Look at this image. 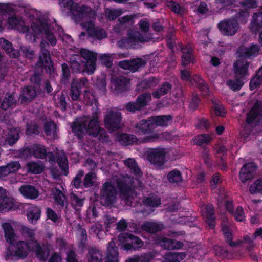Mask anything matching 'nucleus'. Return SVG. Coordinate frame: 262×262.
Listing matches in <instances>:
<instances>
[{"mask_svg":"<svg viewBox=\"0 0 262 262\" xmlns=\"http://www.w3.org/2000/svg\"><path fill=\"white\" fill-rule=\"evenodd\" d=\"M249 64V62L243 58L235 61L233 63V70L235 77L245 79L248 74Z\"/></svg>","mask_w":262,"mask_h":262,"instance_id":"16","label":"nucleus"},{"mask_svg":"<svg viewBox=\"0 0 262 262\" xmlns=\"http://www.w3.org/2000/svg\"><path fill=\"white\" fill-rule=\"evenodd\" d=\"M32 156L43 160L47 157V151L45 145L39 144H33L31 146Z\"/></svg>","mask_w":262,"mask_h":262,"instance_id":"29","label":"nucleus"},{"mask_svg":"<svg viewBox=\"0 0 262 262\" xmlns=\"http://www.w3.org/2000/svg\"><path fill=\"white\" fill-rule=\"evenodd\" d=\"M151 118L154 125V128L157 126L167 127L173 120V116L170 115L155 116Z\"/></svg>","mask_w":262,"mask_h":262,"instance_id":"25","label":"nucleus"},{"mask_svg":"<svg viewBox=\"0 0 262 262\" xmlns=\"http://www.w3.org/2000/svg\"><path fill=\"white\" fill-rule=\"evenodd\" d=\"M16 103L15 99L12 94H9L5 97L1 103V108L3 110H7Z\"/></svg>","mask_w":262,"mask_h":262,"instance_id":"51","label":"nucleus"},{"mask_svg":"<svg viewBox=\"0 0 262 262\" xmlns=\"http://www.w3.org/2000/svg\"><path fill=\"white\" fill-rule=\"evenodd\" d=\"M15 248L13 255L20 259H24L28 256L29 252L25 242L20 241L17 242Z\"/></svg>","mask_w":262,"mask_h":262,"instance_id":"34","label":"nucleus"},{"mask_svg":"<svg viewBox=\"0 0 262 262\" xmlns=\"http://www.w3.org/2000/svg\"><path fill=\"white\" fill-rule=\"evenodd\" d=\"M80 53L84 59L82 63L84 64V69L88 75L94 73L96 68L97 55L96 53L86 49H81Z\"/></svg>","mask_w":262,"mask_h":262,"instance_id":"5","label":"nucleus"},{"mask_svg":"<svg viewBox=\"0 0 262 262\" xmlns=\"http://www.w3.org/2000/svg\"><path fill=\"white\" fill-rule=\"evenodd\" d=\"M118 248L115 242L112 241L108 244L105 262H118Z\"/></svg>","mask_w":262,"mask_h":262,"instance_id":"26","label":"nucleus"},{"mask_svg":"<svg viewBox=\"0 0 262 262\" xmlns=\"http://www.w3.org/2000/svg\"><path fill=\"white\" fill-rule=\"evenodd\" d=\"M85 27L89 36L94 39L101 40L107 36L105 32L103 29L95 27L94 24L91 21L88 22Z\"/></svg>","mask_w":262,"mask_h":262,"instance_id":"22","label":"nucleus"},{"mask_svg":"<svg viewBox=\"0 0 262 262\" xmlns=\"http://www.w3.org/2000/svg\"><path fill=\"white\" fill-rule=\"evenodd\" d=\"M172 89V84L168 82H165L160 85L156 91L152 92L154 98L159 99L162 96L167 94Z\"/></svg>","mask_w":262,"mask_h":262,"instance_id":"36","label":"nucleus"},{"mask_svg":"<svg viewBox=\"0 0 262 262\" xmlns=\"http://www.w3.org/2000/svg\"><path fill=\"white\" fill-rule=\"evenodd\" d=\"M257 166L254 162H249L244 164L239 173L240 180L243 183L252 179L256 173Z\"/></svg>","mask_w":262,"mask_h":262,"instance_id":"13","label":"nucleus"},{"mask_svg":"<svg viewBox=\"0 0 262 262\" xmlns=\"http://www.w3.org/2000/svg\"><path fill=\"white\" fill-rule=\"evenodd\" d=\"M100 114V110L96 107L92 114L91 119L88 123V129L99 125V115Z\"/></svg>","mask_w":262,"mask_h":262,"instance_id":"54","label":"nucleus"},{"mask_svg":"<svg viewBox=\"0 0 262 262\" xmlns=\"http://www.w3.org/2000/svg\"><path fill=\"white\" fill-rule=\"evenodd\" d=\"M182 64L183 66H186L193 62L194 56L192 48L184 47L182 49Z\"/></svg>","mask_w":262,"mask_h":262,"instance_id":"35","label":"nucleus"},{"mask_svg":"<svg viewBox=\"0 0 262 262\" xmlns=\"http://www.w3.org/2000/svg\"><path fill=\"white\" fill-rule=\"evenodd\" d=\"M260 115V105L258 101L252 106L249 112L246 114L245 128L249 127V130L252 131L259 123L258 119Z\"/></svg>","mask_w":262,"mask_h":262,"instance_id":"8","label":"nucleus"},{"mask_svg":"<svg viewBox=\"0 0 262 262\" xmlns=\"http://www.w3.org/2000/svg\"><path fill=\"white\" fill-rule=\"evenodd\" d=\"M36 96V91L34 87L28 85L24 87L19 98L21 102H30Z\"/></svg>","mask_w":262,"mask_h":262,"instance_id":"27","label":"nucleus"},{"mask_svg":"<svg viewBox=\"0 0 262 262\" xmlns=\"http://www.w3.org/2000/svg\"><path fill=\"white\" fill-rule=\"evenodd\" d=\"M243 80L244 79L243 78L235 77V79L227 80L226 84L232 91H238L241 90L244 84Z\"/></svg>","mask_w":262,"mask_h":262,"instance_id":"41","label":"nucleus"},{"mask_svg":"<svg viewBox=\"0 0 262 262\" xmlns=\"http://www.w3.org/2000/svg\"><path fill=\"white\" fill-rule=\"evenodd\" d=\"M19 138V131L16 128H13L9 132L6 141L9 145L12 146L17 142Z\"/></svg>","mask_w":262,"mask_h":262,"instance_id":"46","label":"nucleus"},{"mask_svg":"<svg viewBox=\"0 0 262 262\" xmlns=\"http://www.w3.org/2000/svg\"><path fill=\"white\" fill-rule=\"evenodd\" d=\"M71 68L74 73H86L84 69V64L82 63L81 64L78 61L74 60L71 61Z\"/></svg>","mask_w":262,"mask_h":262,"instance_id":"61","label":"nucleus"},{"mask_svg":"<svg viewBox=\"0 0 262 262\" xmlns=\"http://www.w3.org/2000/svg\"><path fill=\"white\" fill-rule=\"evenodd\" d=\"M56 129L57 125L54 121H47L43 124L44 132L47 136H50L52 131L56 132Z\"/></svg>","mask_w":262,"mask_h":262,"instance_id":"57","label":"nucleus"},{"mask_svg":"<svg viewBox=\"0 0 262 262\" xmlns=\"http://www.w3.org/2000/svg\"><path fill=\"white\" fill-rule=\"evenodd\" d=\"M40 134V127L36 123H31L26 125V134L27 136H37Z\"/></svg>","mask_w":262,"mask_h":262,"instance_id":"53","label":"nucleus"},{"mask_svg":"<svg viewBox=\"0 0 262 262\" xmlns=\"http://www.w3.org/2000/svg\"><path fill=\"white\" fill-rule=\"evenodd\" d=\"M96 179L97 175L95 172L91 171L87 173L84 176L83 180V189L93 186L95 184Z\"/></svg>","mask_w":262,"mask_h":262,"instance_id":"42","label":"nucleus"},{"mask_svg":"<svg viewBox=\"0 0 262 262\" xmlns=\"http://www.w3.org/2000/svg\"><path fill=\"white\" fill-rule=\"evenodd\" d=\"M237 241H242V244L245 243L247 244V245L245 247V249L248 252H250L253 248L255 247V244L253 239L248 235H244L242 239H238Z\"/></svg>","mask_w":262,"mask_h":262,"instance_id":"60","label":"nucleus"},{"mask_svg":"<svg viewBox=\"0 0 262 262\" xmlns=\"http://www.w3.org/2000/svg\"><path fill=\"white\" fill-rule=\"evenodd\" d=\"M143 203L146 206L157 207L161 204V200L157 196L152 195L144 199Z\"/></svg>","mask_w":262,"mask_h":262,"instance_id":"52","label":"nucleus"},{"mask_svg":"<svg viewBox=\"0 0 262 262\" xmlns=\"http://www.w3.org/2000/svg\"><path fill=\"white\" fill-rule=\"evenodd\" d=\"M165 156L164 148H155L148 152L147 159L151 164L160 168L165 163Z\"/></svg>","mask_w":262,"mask_h":262,"instance_id":"11","label":"nucleus"},{"mask_svg":"<svg viewBox=\"0 0 262 262\" xmlns=\"http://www.w3.org/2000/svg\"><path fill=\"white\" fill-rule=\"evenodd\" d=\"M155 129L151 118L140 120L136 126V132L139 135L151 133Z\"/></svg>","mask_w":262,"mask_h":262,"instance_id":"20","label":"nucleus"},{"mask_svg":"<svg viewBox=\"0 0 262 262\" xmlns=\"http://www.w3.org/2000/svg\"><path fill=\"white\" fill-rule=\"evenodd\" d=\"M32 27L37 29L39 33L45 34L46 39L52 46H55L56 45V38L51 30L50 25L47 20L41 21L39 25L35 26L34 24Z\"/></svg>","mask_w":262,"mask_h":262,"instance_id":"12","label":"nucleus"},{"mask_svg":"<svg viewBox=\"0 0 262 262\" xmlns=\"http://www.w3.org/2000/svg\"><path fill=\"white\" fill-rule=\"evenodd\" d=\"M231 215L234 216L235 220L237 222H242L245 220L244 209L241 206H238L234 213Z\"/></svg>","mask_w":262,"mask_h":262,"instance_id":"62","label":"nucleus"},{"mask_svg":"<svg viewBox=\"0 0 262 262\" xmlns=\"http://www.w3.org/2000/svg\"><path fill=\"white\" fill-rule=\"evenodd\" d=\"M27 166L28 171L33 174H40L44 170L43 165L33 161L29 162Z\"/></svg>","mask_w":262,"mask_h":262,"instance_id":"49","label":"nucleus"},{"mask_svg":"<svg viewBox=\"0 0 262 262\" xmlns=\"http://www.w3.org/2000/svg\"><path fill=\"white\" fill-rule=\"evenodd\" d=\"M2 227L6 242L10 245H14L15 234L11 225L9 223H5L3 224Z\"/></svg>","mask_w":262,"mask_h":262,"instance_id":"32","label":"nucleus"},{"mask_svg":"<svg viewBox=\"0 0 262 262\" xmlns=\"http://www.w3.org/2000/svg\"><path fill=\"white\" fill-rule=\"evenodd\" d=\"M211 140L210 136L206 134H202L195 137V142L199 146H201L203 144H208Z\"/></svg>","mask_w":262,"mask_h":262,"instance_id":"59","label":"nucleus"},{"mask_svg":"<svg viewBox=\"0 0 262 262\" xmlns=\"http://www.w3.org/2000/svg\"><path fill=\"white\" fill-rule=\"evenodd\" d=\"M61 6L69 10L72 14L73 19L78 22L82 20L83 18L88 17L91 14L92 11V9L90 7L85 5L79 6L73 0L66 2V4L61 5Z\"/></svg>","mask_w":262,"mask_h":262,"instance_id":"2","label":"nucleus"},{"mask_svg":"<svg viewBox=\"0 0 262 262\" xmlns=\"http://www.w3.org/2000/svg\"><path fill=\"white\" fill-rule=\"evenodd\" d=\"M20 193L25 199L34 200L39 196V192L36 188L30 185H23L19 188Z\"/></svg>","mask_w":262,"mask_h":262,"instance_id":"23","label":"nucleus"},{"mask_svg":"<svg viewBox=\"0 0 262 262\" xmlns=\"http://www.w3.org/2000/svg\"><path fill=\"white\" fill-rule=\"evenodd\" d=\"M166 4L172 12L177 14L181 13L182 7L180 0H166Z\"/></svg>","mask_w":262,"mask_h":262,"instance_id":"45","label":"nucleus"},{"mask_svg":"<svg viewBox=\"0 0 262 262\" xmlns=\"http://www.w3.org/2000/svg\"><path fill=\"white\" fill-rule=\"evenodd\" d=\"M41 214V208L40 206L32 205L26 210V216L29 223L35 224L37 221L40 219Z\"/></svg>","mask_w":262,"mask_h":262,"instance_id":"21","label":"nucleus"},{"mask_svg":"<svg viewBox=\"0 0 262 262\" xmlns=\"http://www.w3.org/2000/svg\"><path fill=\"white\" fill-rule=\"evenodd\" d=\"M16 156L23 160H26L32 156L31 149L29 147H24L16 151Z\"/></svg>","mask_w":262,"mask_h":262,"instance_id":"56","label":"nucleus"},{"mask_svg":"<svg viewBox=\"0 0 262 262\" xmlns=\"http://www.w3.org/2000/svg\"><path fill=\"white\" fill-rule=\"evenodd\" d=\"M124 164L129 168L131 173L139 178L142 177V172L139 167L135 160L131 158L126 159L124 161Z\"/></svg>","mask_w":262,"mask_h":262,"instance_id":"37","label":"nucleus"},{"mask_svg":"<svg viewBox=\"0 0 262 262\" xmlns=\"http://www.w3.org/2000/svg\"><path fill=\"white\" fill-rule=\"evenodd\" d=\"M157 245L164 249L171 250L172 239L165 237H158L156 240Z\"/></svg>","mask_w":262,"mask_h":262,"instance_id":"50","label":"nucleus"},{"mask_svg":"<svg viewBox=\"0 0 262 262\" xmlns=\"http://www.w3.org/2000/svg\"><path fill=\"white\" fill-rule=\"evenodd\" d=\"M167 179L171 184H179L182 182V176L180 170L174 169L169 171L167 175Z\"/></svg>","mask_w":262,"mask_h":262,"instance_id":"39","label":"nucleus"},{"mask_svg":"<svg viewBox=\"0 0 262 262\" xmlns=\"http://www.w3.org/2000/svg\"><path fill=\"white\" fill-rule=\"evenodd\" d=\"M117 191L114 185L111 182H105L100 190V201L105 206L112 205L115 202Z\"/></svg>","mask_w":262,"mask_h":262,"instance_id":"4","label":"nucleus"},{"mask_svg":"<svg viewBox=\"0 0 262 262\" xmlns=\"http://www.w3.org/2000/svg\"><path fill=\"white\" fill-rule=\"evenodd\" d=\"M143 231L150 233H156L164 228L162 224H158L153 222H146L142 225Z\"/></svg>","mask_w":262,"mask_h":262,"instance_id":"31","label":"nucleus"},{"mask_svg":"<svg viewBox=\"0 0 262 262\" xmlns=\"http://www.w3.org/2000/svg\"><path fill=\"white\" fill-rule=\"evenodd\" d=\"M239 4L245 9L248 10L257 7L256 0H242L239 2Z\"/></svg>","mask_w":262,"mask_h":262,"instance_id":"63","label":"nucleus"},{"mask_svg":"<svg viewBox=\"0 0 262 262\" xmlns=\"http://www.w3.org/2000/svg\"><path fill=\"white\" fill-rule=\"evenodd\" d=\"M71 204L72 207L76 211L81 210L84 204V198H81L74 193L70 194Z\"/></svg>","mask_w":262,"mask_h":262,"instance_id":"43","label":"nucleus"},{"mask_svg":"<svg viewBox=\"0 0 262 262\" xmlns=\"http://www.w3.org/2000/svg\"><path fill=\"white\" fill-rule=\"evenodd\" d=\"M122 116L120 112L110 111L104 117L105 127L110 132H115L121 128Z\"/></svg>","mask_w":262,"mask_h":262,"instance_id":"6","label":"nucleus"},{"mask_svg":"<svg viewBox=\"0 0 262 262\" xmlns=\"http://www.w3.org/2000/svg\"><path fill=\"white\" fill-rule=\"evenodd\" d=\"M116 138L120 142L123 143L125 145H132L137 142V138L134 135H129L127 133L118 134Z\"/></svg>","mask_w":262,"mask_h":262,"instance_id":"38","label":"nucleus"},{"mask_svg":"<svg viewBox=\"0 0 262 262\" xmlns=\"http://www.w3.org/2000/svg\"><path fill=\"white\" fill-rule=\"evenodd\" d=\"M81 89H82L79 86V84L72 82L70 95L73 101H77L78 100L80 94L81 93Z\"/></svg>","mask_w":262,"mask_h":262,"instance_id":"48","label":"nucleus"},{"mask_svg":"<svg viewBox=\"0 0 262 262\" xmlns=\"http://www.w3.org/2000/svg\"><path fill=\"white\" fill-rule=\"evenodd\" d=\"M259 51V46L252 43L249 47H239L237 50V53L239 58L246 60L258 56Z\"/></svg>","mask_w":262,"mask_h":262,"instance_id":"15","label":"nucleus"},{"mask_svg":"<svg viewBox=\"0 0 262 262\" xmlns=\"http://www.w3.org/2000/svg\"><path fill=\"white\" fill-rule=\"evenodd\" d=\"M71 128L72 133L79 139L83 138L85 132L88 134V123L85 120L73 122Z\"/></svg>","mask_w":262,"mask_h":262,"instance_id":"18","label":"nucleus"},{"mask_svg":"<svg viewBox=\"0 0 262 262\" xmlns=\"http://www.w3.org/2000/svg\"><path fill=\"white\" fill-rule=\"evenodd\" d=\"M250 193L254 194L258 193H262V179H258L249 187Z\"/></svg>","mask_w":262,"mask_h":262,"instance_id":"58","label":"nucleus"},{"mask_svg":"<svg viewBox=\"0 0 262 262\" xmlns=\"http://www.w3.org/2000/svg\"><path fill=\"white\" fill-rule=\"evenodd\" d=\"M221 231L226 243L232 248H235L242 245V241H233V236L230 227L226 223L221 224Z\"/></svg>","mask_w":262,"mask_h":262,"instance_id":"17","label":"nucleus"},{"mask_svg":"<svg viewBox=\"0 0 262 262\" xmlns=\"http://www.w3.org/2000/svg\"><path fill=\"white\" fill-rule=\"evenodd\" d=\"M56 162L60 169L63 171L64 175L67 176L69 173V165L66 156L64 154L58 155Z\"/></svg>","mask_w":262,"mask_h":262,"instance_id":"44","label":"nucleus"},{"mask_svg":"<svg viewBox=\"0 0 262 262\" xmlns=\"http://www.w3.org/2000/svg\"><path fill=\"white\" fill-rule=\"evenodd\" d=\"M205 217L206 219V222L211 229H214L215 227L214 215V210L213 207L211 206H207L206 208Z\"/></svg>","mask_w":262,"mask_h":262,"instance_id":"40","label":"nucleus"},{"mask_svg":"<svg viewBox=\"0 0 262 262\" xmlns=\"http://www.w3.org/2000/svg\"><path fill=\"white\" fill-rule=\"evenodd\" d=\"M103 252L99 249L92 247L88 249V262H103Z\"/></svg>","mask_w":262,"mask_h":262,"instance_id":"28","label":"nucleus"},{"mask_svg":"<svg viewBox=\"0 0 262 262\" xmlns=\"http://www.w3.org/2000/svg\"><path fill=\"white\" fill-rule=\"evenodd\" d=\"M116 186L120 194L125 198H128L135 189L134 181L130 178H117L115 180Z\"/></svg>","mask_w":262,"mask_h":262,"instance_id":"9","label":"nucleus"},{"mask_svg":"<svg viewBox=\"0 0 262 262\" xmlns=\"http://www.w3.org/2000/svg\"><path fill=\"white\" fill-rule=\"evenodd\" d=\"M118 241L127 251H139L144 246V242L139 237L132 234L121 233L118 237Z\"/></svg>","mask_w":262,"mask_h":262,"instance_id":"3","label":"nucleus"},{"mask_svg":"<svg viewBox=\"0 0 262 262\" xmlns=\"http://www.w3.org/2000/svg\"><path fill=\"white\" fill-rule=\"evenodd\" d=\"M212 107L216 115L224 117L226 115V112L222 105L214 101H212Z\"/></svg>","mask_w":262,"mask_h":262,"instance_id":"64","label":"nucleus"},{"mask_svg":"<svg viewBox=\"0 0 262 262\" xmlns=\"http://www.w3.org/2000/svg\"><path fill=\"white\" fill-rule=\"evenodd\" d=\"M53 198L57 205L62 209L68 207L67 198L65 194L58 188H55L52 191Z\"/></svg>","mask_w":262,"mask_h":262,"instance_id":"30","label":"nucleus"},{"mask_svg":"<svg viewBox=\"0 0 262 262\" xmlns=\"http://www.w3.org/2000/svg\"><path fill=\"white\" fill-rule=\"evenodd\" d=\"M217 27L222 34L228 36L235 34L239 28L238 20L234 18L222 20L219 23Z\"/></svg>","mask_w":262,"mask_h":262,"instance_id":"7","label":"nucleus"},{"mask_svg":"<svg viewBox=\"0 0 262 262\" xmlns=\"http://www.w3.org/2000/svg\"><path fill=\"white\" fill-rule=\"evenodd\" d=\"M34 73L30 77V81L31 83L38 86L41 84L42 76L44 71L49 74H52L54 71V62L52 60L49 51L46 49L41 43V48L38 56V60L35 64Z\"/></svg>","mask_w":262,"mask_h":262,"instance_id":"1","label":"nucleus"},{"mask_svg":"<svg viewBox=\"0 0 262 262\" xmlns=\"http://www.w3.org/2000/svg\"><path fill=\"white\" fill-rule=\"evenodd\" d=\"M157 252L155 251H150L138 255V262H150L156 256Z\"/></svg>","mask_w":262,"mask_h":262,"instance_id":"55","label":"nucleus"},{"mask_svg":"<svg viewBox=\"0 0 262 262\" xmlns=\"http://www.w3.org/2000/svg\"><path fill=\"white\" fill-rule=\"evenodd\" d=\"M150 99L151 95L149 93H143L137 97L135 101H130L126 103L125 109L132 113L140 111L147 104L148 101Z\"/></svg>","mask_w":262,"mask_h":262,"instance_id":"10","label":"nucleus"},{"mask_svg":"<svg viewBox=\"0 0 262 262\" xmlns=\"http://www.w3.org/2000/svg\"><path fill=\"white\" fill-rule=\"evenodd\" d=\"M146 62L141 58H136L131 60H125L119 62L120 68L129 70L132 72H135L140 68L145 66Z\"/></svg>","mask_w":262,"mask_h":262,"instance_id":"14","label":"nucleus"},{"mask_svg":"<svg viewBox=\"0 0 262 262\" xmlns=\"http://www.w3.org/2000/svg\"><path fill=\"white\" fill-rule=\"evenodd\" d=\"M84 176V171L82 170H79L78 171L77 174L73 178V179L71 182L72 186L76 189H83V181H82V178Z\"/></svg>","mask_w":262,"mask_h":262,"instance_id":"47","label":"nucleus"},{"mask_svg":"<svg viewBox=\"0 0 262 262\" xmlns=\"http://www.w3.org/2000/svg\"><path fill=\"white\" fill-rule=\"evenodd\" d=\"M88 134L94 137H97L98 140L103 143L108 140V135L103 128L100 127V125L88 129Z\"/></svg>","mask_w":262,"mask_h":262,"instance_id":"24","label":"nucleus"},{"mask_svg":"<svg viewBox=\"0 0 262 262\" xmlns=\"http://www.w3.org/2000/svg\"><path fill=\"white\" fill-rule=\"evenodd\" d=\"M3 188L0 187V194L2 193ZM17 209L13 198L5 195H0V212H6L10 210L14 211Z\"/></svg>","mask_w":262,"mask_h":262,"instance_id":"19","label":"nucleus"},{"mask_svg":"<svg viewBox=\"0 0 262 262\" xmlns=\"http://www.w3.org/2000/svg\"><path fill=\"white\" fill-rule=\"evenodd\" d=\"M129 82V78L123 76L116 77L113 80L116 90L121 92H124L127 90V84Z\"/></svg>","mask_w":262,"mask_h":262,"instance_id":"33","label":"nucleus"}]
</instances>
